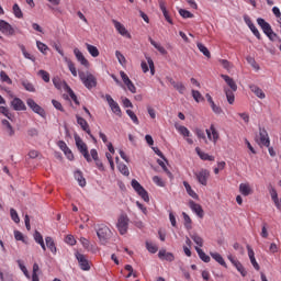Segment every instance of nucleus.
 Masks as SVG:
<instances>
[{
  "mask_svg": "<svg viewBox=\"0 0 281 281\" xmlns=\"http://www.w3.org/2000/svg\"><path fill=\"white\" fill-rule=\"evenodd\" d=\"M86 47L89 54L92 56V58H98L100 56V50L98 49V47L91 44H86Z\"/></svg>",
  "mask_w": 281,
  "mask_h": 281,
  "instance_id": "72a5a7b5",
  "label": "nucleus"
},
{
  "mask_svg": "<svg viewBox=\"0 0 281 281\" xmlns=\"http://www.w3.org/2000/svg\"><path fill=\"white\" fill-rule=\"evenodd\" d=\"M248 27L252 32L254 36H256V38H258V41H260L262 38V36L260 35V31H258V29L256 27L255 24H252Z\"/></svg>",
  "mask_w": 281,
  "mask_h": 281,
  "instance_id": "680f3d73",
  "label": "nucleus"
},
{
  "mask_svg": "<svg viewBox=\"0 0 281 281\" xmlns=\"http://www.w3.org/2000/svg\"><path fill=\"white\" fill-rule=\"evenodd\" d=\"M46 247L50 249L52 254L56 255V244L54 243V239L52 237L45 238Z\"/></svg>",
  "mask_w": 281,
  "mask_h": 281,
  "instance_id": "e433bc0d",
  "label": "nucleus"
},
{
  "mask_svg": "<svg viewBox=\"0 0 281 281\" xmlns=\"http://www.w3.org/2000/svg\"><path fill=\"white\" fill-rule=\"evenodd\" d=\"M10 216H11L13 223H21V218L19 217V213L16 212V210L11 209Z\"/></svg>",
  "mask_w": 281,
  "mask_h": 281,
  "instance_id": "5fc2aeb1",
  "label": "nucleus"
},
{
  "mask_svg": "<svg viewBox=\"0 0 281 281\" xmlns=\"http://www.w3.org/2000/svg\"><path fill=\"white\" fill-rule=\"evenodd\" d=\"M150 45H153V47H155V49H157L160 54H162V56H166V54H168V50H166V48L164 46H161V44L155 42V40H153V37L148 38Z\"/></svg>",
  "mask_w": 281,
  "mask_h": 281,
  "instance_id": "7c9ffc66",
  "label": "nucleus"
},
{
  "mask_svg": "<svg viewBox=\"0 0 281 281\" xmlns=\"http://www.w3.org/2000/svg\"><path fill=\"white\" fill-rule=\"evenodd\" d=\"M206 135L210 142H213V144H216L218 142V138L221 137L214 124H212L210 128L206 130Z\"/></svg>",
  "mask_w": 281,
  "mask_h": 281,
  "instance_id": "f3484780",
  "label": "nucleus"
},
{
  "mask_svg": "<svg viewBox=\"0 0 281 281\" xmlns=\"http://www.w3.org/2000/svg\"><path fill=\"white\" fill-rule=\"evenodd\" d=\"M247 251H248V258L256 271H260V265H258V261H256V254L254 252V249L251 246L247 245Z\"/></svg>",
  "mask_w": 281,
  "mask_h": 281,
  "instance_id": "412c9836",
  "label": "nucleus"
},
{
  "mask_svg": "<svg viewBox=\"0 0 281 281\" xmlns=\"http://www.w3.org/2000/svg\"><path fill=\"white\" fill-rule=\"evenodd\" d=\"M179 14H180V16H182V19H193L194 18V14H192V12H190L186 9H180Z\"/></svg>",
  "mask_w": 281,
  "mask_h": 281,
  "instance_id": "3c124183",
  "label": "nucleus"
},
{
  "mask_svg": "<svg viewBox=\"0 0 281 281\" xmlns=\"http://www.w3.org/2000/svg\"><path fill=\"white\" fill-rule=\"evenodd\" d=\"M147 65H149L150 74L151 76H155V61H153V58L146 57Z\"/></svg>",
  "mask_w": 281,
  "mask_h": 281,
  "instance_id": "69168bd1",
  "label": "nucleus"
},
{
  "mask_svg": "<svg viewBox=\"0 0 281 281\" xmlns=\"http://www.w3.org/2000/svg\"><path fill=\"white\" fill-rule=\"evenodd\" d=\"M196 155L202 159V161H214V156H210V154H206L205 151H202L200 147L195 148Z\"/></svg>",
  "mask_w": 281,
  "mask_h": 281,
  "instance_id": "cd10ccee",
  "label": "nucleus"
},
{
  "mask_svg": "<svg viewBox=\"0 0 281 281\" xmlns=\"http://www.w3.org/2000/svg\"><path fill=\"white\" fill-rule=\"evenodd\" d=\"M0 80H2V82H7V85H12V79H10V76H8L3 70L0 71Z\"/></svg>",
  "mask_w": 281,
  "mask_h": 281,
  "instance_id": "603ef678",
  "label": "nucleus"
},
{
  "mask_svg": "<svg viewBox=\"0 0 281 281\" xmlns=\"http://www.w3.org/2000/svg\"><path fill=\"white\" fill-rule=\"evenodd\" d=\"M259 144L261 146H266V148H269V146H271V140L269 139V133H267V130L263 127H259Z\"/></svg>",
  "mask_w": 281,
  "mask_h": 281,
  "instance_id": "ddd939ff",
  "label": "nucleus"
},
{
  "mask_svg": "<svg viewBox=\"0 0 281 281\" xmlns=\"http://www.w3.org/2000/svg\"><path fill=\"white\" fill-rule=\"evenodd\" d=\"M269 193L273 202L278 201V191L276 190V188L270 186Z\"/></svg>",
  "mask_w": 281,
  "mask_h": 281,
  "instance_id": "338daca9",
  "label": "nucleus"
},
{
  "mask_svg": "<svg viewBox=\"0 0 281 281\" xmlns=\"http://www.w3.org/2000/svg\"><path fill=\"white\" fill-rule=\"evenodd\" d=\"M66 63H67L69 71L71 72L74 78H77L78 77V70L76 69V64H74V61H71V59H68V58H66Z\"/></svg>",
  "mask_w": 281,
  "mask_h": 281,
  "instance_id": "f704fd0d",
  "label": "nucleus"
},
{
  "mask_svg": "<svg viewBox=\"0 0 281 281\" xmlns=\"http://www.w3.org/2000/svg\"><path fill=\"white\" fill-rule=\"evenodd\" d=\"M189 207L192 210V212H194V214H196V216H199V218H203V216H205V212L203 211V206H201V204L190 200Z\"/></svg>",
  "mask_w": 281,
  "mask_h": 281,
  "instance_id": "2eb2a0df",
  "label": "nucleus"
},
{
  "mask_svg": "<svg viewBox=\"0 0 281 281\" xmlns=\"http://www.w3.org/2000/svg\"><path fill=\"white\" fill-rule=\"evenodd\" d=\"M74 54H75L78 63H80V65L86 67V69H89V67H90L89 60L85 57L82 52H80V49H78V48H75Z\"/></svg>",
  "mask_w": 281,
  "mask_h": 281,
  "instance_id": "6ab92c4d",
  "label": "nucleus"
},
{
  "mask_svg": "<svg viewBox=\"0 0 281 281\" xmlns=\"http://www.w3.org/2000/svg\"><path fill=\"white\" fill-rule=\"evenodd\" d=\"M235 268L243 276V278H245V276H247V270H245V267H243V263H240V261L236 262Z\"/></svg>",
  "mask_w": 281,
  "mask_h": 281,
  "instance_id": "13d9d810",
  "label": "nucleus"
},
{
  "mask_svg": "<svg viewBox=\"0 0 281 281\" xmlns=\"http://www.w3.org/2000/svg\"><path fill=\"white\" fill-rule=\"evenodd\" d=\"M257 23L258 25L261 27L263 34H269L270 32L273 31V29H271V24H269L265 19L262 18H258L257 19Z\"/></svg>",
  "mask_w": 281,
  "mask_h": 281,
  "instance_id": "4be33fe9",
  "label": "nucleus"
},
{
  "mask_svg": "<svg viewBox=\"0 0 281 281\" xmlns=\"http://www.w3.org/2000/svg\"><path fill=\"white\" fill-rule=\"evenodd\" d=\"M191 238L193 240V243H195V245H198V247H203V238L196 234L191 235Z\"/></svg>",
  "mask_w": 281,
  "mask_h": 281,
  "instance_id": "6e6d98bb",
  "label": "nucleus"
},
{
  "mask_svg": "<svg viewBox=\"0 0 281 281\" xmlns=\"http://www.w3.org/2000/svg\"><path fill=\"white\" fill-rule=\"evenodd\" d=\"M53 85L56 89H64V91H67V87H69V85H67V81L61 80L59 77L53 78Z\"/></svg>",
  "mask_w": 281,
  "mask_h": 281,
  "instance_id": "a878e982",
  "label": "nucleus"
},
{
  "mask_svg": "<svg viewBox=\"0 0 281 281\" xmlns=\"http://www.w3.org/2000/svg\"><path fill=\"white\" fill-rule=\"evenodd\" d=\"M210 106L216 115H221V113H223V109L220 105H216L215 102L211 103Z\"/></svg>",
  "mask_w": 281,
  "mask_h": 281,
  "instance_id": "052dcab7",
  "label": "nucleus"
},
{
  "mask_svg": "<svg viewBox=\"0 0 281 281\" xmlns=\"http://www.w3.org/2000/svg\"><path fill=\"white\" fill-rule=\"evenodd\" d=\"M76 258L78 260L79 267L82 271H90L91 270V263H89V259H87V256L76 252Z\"/></svg>",
  "mask_w": 281,
  "mask_h": 281,
  "instance_id": "1a4fd4ad",
  "label": "nucleus"
},
{
  "mask_svg": "<svg viewBox=\"0 0 281 281\" xmlns=\"http://www.w3.org/2000/svg\"><path fill=\"white\" fill-rule=\"evenodd\" d=\"M77 123L79 124V126H81L82 131H85V133H88L93 139V135H91V128H89V123L87 122V120L82 119L81 116H77Z\"/></svg>",
  "mask_w": 281,
  "mask_h": 281,
  "instance_id": "393cba45",
  "label": "nucleus"
},
{
  "mask_svg": "<svg viewBox=\"0 0 281 281\" xmlns=\"http://www.w3.org/2000/svg\"><path fill=\"white\" fill-rule=\"evenodd\" d=\"M22 86L24 87L25 91H30L31 93H34L36 91V88H34V85L27 80L22 81Z\"/></svg>",
  "mask_w": 281,
  "mask_h": 281,
  "instance_id": "a18cd8bd",
  "label": "nucleus"
},
{
  "mask_svg": "<svg viewBox=\"0 0 281 281\" xmlns=\"http://www.w3.org/2000/svg\"><path fill=\"white\" fill-rule=\"evenodd\" d=\"M2 125L7 127V132L10 135V137H12L14 135V128L12 127V125L10 124V121L8 120H2Z\"/></svg>",
  "mask_w": 281,
  "mask_h": 281,
  "instance_id": "49530a36",
  "label": "nucleus"
},
{
  "mask_svg": "<svg viewBox=\"0 0 281 281\" xmlns=\"http://www.w3.org/2000/svg\"><path fill=\"white\" fill-rule=\"evenodd\" d=\"M198 49L203 54V56H206V58H211L212 54L210 53V49L205 47L202 43L196 44Z\"/></svg>",
  "mask_w": 281,
  "mask_h": 281,
  "instance_id": "a19ab883",
  "label": "nucleus"
},
{
  "mask_svg": "<svg viewBox=\"0 0 281 281\" xmlns=\"http://www.w3.org/2000/svg\"><path fill=\"white\" fill-rule=\"evenodd\" d=\"M26 104H27V106H30V109L33 111V113H36L41 117H45V115H46L45 109H43L41 105H38V103H36V101H34V99H27Z\"/></svg>",
  "mask_w": 281,
  "mask_h": 281,
  "instance_id": "6e6552de",
  "label": "nucleus"
},
{
  "mask_svg": "<svg viewBox=\"0 0 281 281\" xmlns=\"http://www.w3.org/2000/svg\"><path fill=\"white\" fill-rule=\"evenodd\" d=\"M126 113L128 117H131L132 122H134L136 125H139V119H137V115L135 112H133V110H126Z\"/></svg>",
  "mask_w": 281,
  "mask_h": 281,
  "instance_id": "4d7b16f0",
  "label": "nucleus"
},
{
  "mask_svg": "<svg viewBox=\"0 0 281 281\" xmlns=\"http://www.w3.org/2000/svg\"><path fill=\"white\" fill-rule=\"evenodd\" d=\"M178 133L182 135L183 137H190V130L183 125L176 126Z\"/></svg>",
  "mask_w": 281,
  "mask_h": 281,
  "instance_id": "79ce46f5",
  "label": "nucleus"
},
{
  "mask_svg": "<svg viewBox=\"0 0 281 281\" xmlns=\"http://www.w3.org/2000/svg\"><path fill=\"white\" fill-rule=\"evenodd\" d=\"M13 14L16 19H23V11H21V8L19 4H13Z\"/></svg>",
  "mask_w": 281,
  "mask_h": 281,
  "instance_id": "8fccbe9b",
  "label": "nucleus"
},
{
  "mask_svg": "<svg viewBox=\"0 0 281 281\" xmlns=\"http://www.w3.org/2000/svg\"><path fill=\"white\" fill-rule=\"evenodd\" d=\"M146 249L147 251H149V254H157V251H159V247H157V245L150 243V241H146Z\"/></svg>",
  "mask_w": 281,
  "mask_h": 281,
  "instance_id": "37998d69",
  "label": "nucleus"
},
{
  "mask_svg": "<svg viewBox=\"0 0 281 281\" xmlns=\"http://www.w3.org/2000/svg\"><path fill=\"white\" fill-rule=\"evenodd\" d=\"M239 192L243 196H249L254 191L251 190V186L249 183H240L239 184Z\"/></svg>",
  "mask_w": 281,
  "mask_h": 281,
  "instance_id": "c756f323",
  "label": "nucleus"
},
{
  "mask_svg": "<svg viewBox=\"0 0 281 281\" xmlns=\"http://www.w3.org/2000/svg\"><path fill=\"white\" fill-rule=\"evenodd\" d=\"M115 56H116L120 65H122V66L126 65V57H124V55L120 50L115 52Z\"/></svg>",
  "mask_w": 281,
  "mask_h": 281,
  "instance_id": "bf43d9fd",
  "label": "nucleus"
},
{
  "mask_svg": "<svg viewBox=\"0 0 281 281\" xmlns=\"http://www.w3.org/2000/svg\"><path fill=\"white\" fill-rule=\"evenodd\" d=\"M159 8H160L167 23H170V25H172V18H170V13L168 12V9L166 8V1L159 0Z\"/></svg>",
  "mask_w": 281,
  "mask_h": 281,
  "instance_id": "b1692460",
  "label": "nucleus"
},
{
  "mask_svg": "<svg viewBox=\"0 0 281 281\" xmlns=\"http://www.w3.org/2000/svg\"><path fill=\"white\" fill-rule=\"evenodd\" d=\"M211 258H213V260H215V262H217L218 265H221V267H225V269H227V263L225 262V259L223 258V256L218 252H210Z\"/></svg>",
  "mask_w": 281,
  "mask_h": 281,
  "instance_id": "c85d7f7f",
  "label": "nucleus"
},
{
  "mask_svg": "<svg viewBox=\"0 0 281 281\" xmlns=\"http://www.w3.org/2000/svg\"><path fill=\"white\" fill-rule=\"evenodd\" d=\"M116 32L121 34V36H125V38H131V33H128V30H126V26L122 24L121 22H117V20L112 21Z\"/></svg>",
  "mask_w": 281,
  "mask_h": 281,
  "instance_id": "dca6fc26",
  "label": "nucleus"
},
{
  "mask_svg": "<svg viewBox=\"0 0 281 281\" xmlns=\"http://www.w3.org/2000/svg\"><path fill=\"white\" fill-rule=\"evenodd\" d=\"M97 236L101 245H106L109 243V238H111V228L104 224L99 225L97 228Z\"/></svg>",
  "mask_w": 281,
  "mask_h": 281,
  "instance_id": "7ed1b4c3",
  "label": "nucleus"
},
{
  "mask_svg": "<svg viewBox=\"0 0 281 281\" xmlns=\"http://www.w3.org/2000/svg\"><path fill=\"white\" fill-rule=\"evenodd\" d=\"M105 100L111 109L115 113V115H119V117H122V109L120 108V104L113 100V97L111 94L105 95Z\"/></svg>",
  "mask_w": 281,
  "mask_h": 281,
  "instance_id": "9d476101",
  "label": "nucleus"
},
{
  "mask_svg": "<svg viewBox=\"0 0 281 281\" xmlns=\"http://www.w3.org/2000/svg\"><path fill=\"white\" fill-rule=\"evenodd\" d=\"M119 170H120L121 175H124V177H128L131 175L128 167L124 164L119 165Z\"/></svg>",
  "mask_w": 281,
  "mask_h": 281,
  "instance_id": "864d4df0",
  "label": "nucleus"
},
{
  "mask_svg": "<svg viewBox=\"0 0 281 281\" xmlns=\"http://www.w3.org/2000/svg\"><path fill=\"white\" fill-rule=\"evenodd\" d=\"M153 181H154V183H156V186H158L159 188H165V186H166V182H164V180H162L160 177H158V176H154V177H153Z\"/></svg>",
  "mask_w": 281,
  "mask_h": 281,
  "instance_id": "e2e57ef3",
  "label": "nucleus"
},
{
  "mask_svg": "<svg viewBox=\"0 0 281 281\" xmlns=\"http://www.w3.org/2000/svg\"><path fill=\"white\" fill-rule=\"evenodd\" d=\"M0 32L4 34V36H14V34H16L14 27L4 20H0Z\"/></svg>",
  "mask_w": 281,
  "mask_h": 281,
  "instance_id": "f8f14e48",
  "label": "nucleus"
},
{
  "mask_svg": "<svg viewBox=\"0 0 281 281\" xmlns=\"http://www.w3.org/2000/svg\"><path fill=\"white\" fill-rule=\"evenodd\" d=\"M38 271H41V268L38 267V263H34L33 265V272H32V281H40Z\"/></svg>",
  "mask_w": 281,
  "mask_h": 281,
  "instance_id": "de8ad7c7",
  "label": "nucleus"
},
{
  "mask_svg": "<svg viewBox=\"0 0 281 281\" xmlns=\"http://www.w3.org/2000/svg\"><path fill=\"white\" fill-rule=\"evenodd\" d=\"M75 142L78 150L81 153V155L85 157V159L88 162H91V156L89 155V149L87 147V144L80 138V136H75Z\"/></svg>",
  "mask_w": 281,
  "mask_h": 281,
  "instance_id": "20e7f679",
  "label": "nucleus"
},
{
  "mask_svg": "<svg viewBox=\"0 0 281 281\" xmlns=\"http://www.w3.org/2000/svg\"><path fill=\"white\" fill-rule=\"evenodd\" d=\"M38 76L44 80V82H49V72L45 70H40Z\"/></svg>",
  "mask_w": 281,
  "mask_h": 281,
  "instance_id": "774afa93",
  "label": "nucleus"
},
{
  "mask_svg": "<svg viewBox=\"0 0 281 281\" xmlns=\"http://www.w3.org/2000/svg\"><path fill=\"white\" fill-rule=\"evenodd\" d=\"M168 82H170V85L173 87V89H176L177 92H179L181 95H183V93H186V86L183 85V82L181 81H175V79H172V77H168L167 78Z\"/></svg>",
  "mask_w": 281,
  "mask_h": 281,
  "instance_id": "aec40b11",
  "label": "nucleus"
},
{
  "mask_svg": "<svg viewBox=\"0 0 281 281\" xmlns=\"http://www.w3.org/2000/svg\"><path fill=\"white\" fill-rule=\"evenodd\" d=\"M78 75L86 89L91 90L98 87V78H95V75L91 74V71H79Z\"/></svg>",
  "mask_w": 281,
  "mask_h": 281,
  "instance_id": "f03ea898",
  "label": "nucleus"
},
{
  "mask_svg": "<svg viewBox=\"0 0 281 281\" xmlns=\"http://www.w3.org/2000/svg\"><path fill=\"white\" fill-rule=\"evenodd\" d=\"M183 186H184L186 191L189 194V196H191L192 199H195V201H199V194H196V192H194V190H192V187L190 186V183L184 181Z\"/></svg>",
  "mask_w": 281,
  "mask_h": 281,
  "instance_id": "473e14b6",
  "label": "nucleus"
},
{
  "mask_svg": "<svg viewBox=\"0 0 281 281\" xmlns=\"http://www.w3.org/2000/svg\"><path fill=\"white\" fill-rule=\"evenodd\" d=\"M66 92H68L69 97L75 102V104H80V101H78V97L76 95L71 87H66Z\"/></svg>",
  "mask_w": 281,
  "mask_h": 281,
  "instance_id": "09e8293b",
  "label": "nucleus"
},
{
  "mask_svg": "<svg viewBox=\"0 0 281 281\" xmlns=\"http://www.w3.org/2000/svg\"><path fill=\"white\" fill-rule=\"evenodd\" d=\"M132 188H134L135 192L140 195V199H143V201H145L146 203L150 201V198L148 196V191H146V189H144V187H142V184L137 180H132Z\"/></svg>",
  "mask_w": 281,
  "mask_h": 281,
  "instance_id": "423d86ee",
  "label": "nucleus"
},
{
  "mask_svg": "<svg viewBox=\"0 0 281 281\" xmlns=\"http://www.w3.org/2000/svg\"><path fill=\"white\" fill-rule=\"evenodd\" d=\"M195 251L200 259H202L203 262H210L211 258L203 251V249L195 247Z\"/></svg>",
  "mask_w": 281,
  "mask_h": 281,
  "instance_id": "c9c22d12",
  "label": "nucleus"
},
{
  "mask_svg": "<svg viewBox=\"0 0 281 281\" xmlns=\"http://www.w3.org/2000/svg\"><path fill=\"white\" fill-rule=\"evenodd\" d=\"M36 45H37V49L42 53V54H47V52H49V47L45 44V43H43V42H41V41H37L36 42Z\"/></svg>",
  "mask_w": 281,
  "mask_h": 281,
  "instance_id": "c03bdc74",
  "label": "nucleus"
},
{
  "mask_svg": "<svg viewBox=\"0 0 281 281\" xmlns=\"http://www.w3.org/2000/svg\"><path fill=\"white\" fill-rule=\"evenodd\" d=\"M120 76L128 91H131V93H137V87H135V83L128 78V75L124 71H120Z\"/></svg>",
  "mask_w": 281,
  "mask_h": 281,
  "instance_id": "4468645a",
  "label": "nucleus"
},
{
  "mask_svg": "<svg viewBox=\"0 0 281 281\" xmlns=\"http://www.w3.org/2000/svg\"><path fill=\"white\" fill-rule=\"evenodd\" d=\"M24 58H26L27 60H32V63H34V60H36V57H34L32 54L27 53V50L25 49V45L21 44L19 45Z\"/></svg>",
  "mask_w": 281,
  "mask_h": 281,
  "instance_id": "4c0bfd02",
  "label": "nucleus"
},
{
  "mask_svg": "<svg viewBox=\"0 0 281 281\" xmlns=\"http://www.w3.org/2000/svg\"><path fill=\"white\" fill-rule=\"evenodd\" d=\"M34 240L35 243H37V245H41V243H45V240L43 239V235L38 231H35L34 233Z\"/></svg>",
  "mask_w": 281,
  "mask_h": 281,
  "instance_id": "0e129e2a",
  "label": "nucleus"
},
{
  "mask_svg": "<svg viewBox=\"0 0 281 281\" xmlns=\"http://www.w3.org/2000/svg\"><path fill=\"white\" fill-rule=\"evenodd\" d=\"M221 78L226 82V85L229 88H224V93L226 95L228 104H234L236 97L234 95V92L238 91V85H236V81L227 75H221Z\"/></svg>",
  "mask_w": 281,
  "mask_h": 281,
  "instance_id": "f257e3e1",
  "label": "nucleus"
},
{
  "mask_svg": "<svg viewBox=\"0 0 281 281\" xmlns=\"http://www.w3.org/2000/svg\"><path fill=\"white\" fill-rule=\"evenodd\" d=\"M132 188H134L135 192L140 195V199H143V201H145L146 203L150 201V198L148 196V191H146V189H144V187H142V184L137 180H132Z\"/></svg>",
  "mask_w": 281,
  "mask_h": 281,
  "instance_id": "39448f33",
  "label": "nucleus"
},
{
  "mask_svg": "<svg viewBox=\"0 0 281 281\" xmlns=\"http://www.w3.org/2000/svg\"><path fill=\"white\" fill-rule=\"evenodd\" d=\"M128 215L122 214L117 220L116 227L122 236L128 232Z\"/></svg>",
  "mask_w": 281,
  "mask_h": 281,
  "instance_id": "0eeeda50",
  "label": "nucleus"
},
{
  "mask_svg": "<svg viewBox=\"0 0 281 281\" xmlns=\"http://www.w3.org/2000/svg\"><path fill=\"white\" fill-rule=\"evenodd\" d=\"M75 179L78 181V184L80 188H85L87 186V180L85 179V176H82V171L77 170L75 171Z\"/></svg>",
  "mask_w": 281,
  "mask_h": 281,
  "instance_id": "2f4dec72",
  "label": "nucleus"
},
{
  "mask_svg": "<svg viewBox=\"0 0 281 281\" xmlns=\"http://www.w3.org/2000/svg\"><path fill=\"white\" fill-rule=\"evenodd\" d=\"M11 106L13 111H27V106L25 105V102L21 100L20 98H13L11 101Z\"/></svg>",
  "mask_w": 281,
  "mask_h": 281,
  "instance_id": "a211bd4d",
  "label": "nucleus"
},
{
  "mask_svg": "<svg viewBox=\"0 0 281 281\" xmlns=\"http://www.w3.org/2000/svg\"><path fill=\"white\" fill-rule=\"evenodd\" d=\"M249 89L252 93H255V95L257 98H259L260 100H265L267 98V94H265V91H262L260 89V87L256 86V85H251L249 86Z\"/></svg>",
  "mask_w": 281,
  "mask_h": 281,
  "instance_id": "bb28decb",
  "label": "nucleus"
},
{
  "mask_svg": "<svg viewBox=\"0 0 281 281\" xmlns=\"http://www.w3.org/2000/svg\"><path fill=\"white\" fill-rule=\"evenodd\" d=\"M158 258L160 260H167V262H173L175 260V255L172 252L166 251V249H161L158 252Z\"/></svg>",
  "mask_w": 281,
  "mask_h": 281,
  "instance_id": "5701e85b",
  "label": "nucleus"
},
{
  "mask_svg": "<svg viewBox=\"0 0 281 281\" xmlns=\"http://www.w3.org/2000/svg\"><path fill=\"white\" fill-rule=\"evenodd\" d=\"M195 178L198 183L201 186H207V179H210V170L201 169L200 171L195 172Z\"/></svg>",
  "mask_w": 281,
  "mask_h": 281,
  "instance_id": "9b49d317",
  "label": "nucleus"
},
{
  "mask_svg": "<svg viewBox=\"0 0 281 281\" xmlns=\"http://www.w3.org/2000/svg\"><path fill=\"white\" fill-rule=\"evenodd\" d=\"M182 216H183L186 229H188V231L192 229V218H190V215H188V213L183 212Z\"/></svg>",
  "mask_w": 281,
  "mask_h": 281,
  "instance_id": "ea45409f",
  "label": "nucleus"
},
{
  "mask_svg": "<svg viewBox=\"0 0 281 281\" xmlns=\"http://www.w3.org/2000/svg\"><path fill=\"white\" fill-rule=\"evenodd\" d=\"M191 93L195 102H205V98L203 97V94H201V92H199V90H191Z\"/></svg>",
  "mask_w": 281,
  "mask_h": 281,
  "instance_id": "58836bf2",
  "label": "nucleus"
}]
</instances>
